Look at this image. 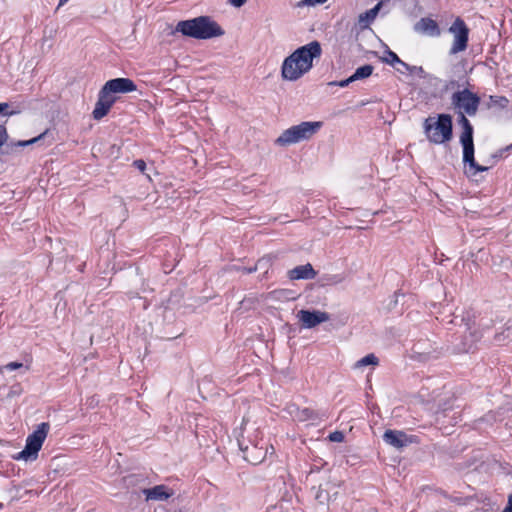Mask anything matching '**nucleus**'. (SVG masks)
I'll return each mask as SVG.
<instances>
[{"label":"nucleus","instance_id":"nucleus-19","mask_svg":"<svg viewBox=\"0 0 512 512\" xmlns=\"http://www.w3.org/2000/svg\"><path fill=\"white\" fill-rule=\"evenodd\" d=\"M374 67L371 64H366L363 66L358 67L355 72L352 74L355 81L366 79L370 77L373 73Z\"/></svg>","mask_w":512,"mask_h":512},{"label":"nucleus","instance_id":"nucleus-4","mask_svg":"<svg viewBox=\"0 0 512 512\" xmlns=\"http://www.w3.org/2000/svg\"><path fill=\"white\" fill-rule=\"evenodd\" d=\"M426 139L436 145L450 142L453 138V118L450 114L440 113L429 116L423 122Z\"/></svg>","mask_w":512,"mask_h":512},{"label":"nucleus","instance_id":"nucleus-20","mask_svg":"<svg viewBox=\"0 0 512 512\" xmlns=\"http://www.w3.org/2000/svg\"><path fill=\"white\" fill-rule=\"evenodd\" d=\"M379 362V359L374 354H368L364 357H362L360 360H358L355 364V367H364L368 365H377Z\"/></svg>","mask_w":512,"mask_h":512},{"label":"nucleus","instance_id":"nucleus-32","mask_svg":"<svg viewBox=\"0 0 512 512\" xmlns=\"http://www.w3.org/2000/svg\"><path fill=\"white\" fill-rule=\"evenodd\" d=\"M23 367V363L21 362H10L6 365H3V368H6L8 371L17 370Z\"/></svg>","mask_w":512,"mask_h":512},{"label":"nucleus","instance_id":"nucleus-12","mask_svg":"<svg viewBox=\"0 0 512 512\" xmlns=\"http://www.w3.org/2000/svg\"><path fill=\"white\" fill-rule=\"evenodd\" d=\"M240 449L243 452V458L253 465L262 463L267 456V449L257 445L246 446L245 448L240 445Z\"/></svg>","mask_w":512,"mask_h":512},{"label":"nucleus","instance_id":"nucleus-25","mask_svg":"<svg viewBox=\"0 0 512 512\" xmlns=\"http://www.w3.org/2000/svg\"><path fill=\"white\" fill-rule=\"evenodd\" d=\"M328 439L331 442H342L344 440V434L341 431H334L328 435Z\"/></svg>","mask_w":512,"mask_h":512},{"label":"nucleus","instance_id":"nucleus-36","mask_svg":"<svg viewBox=\"0 0 512 512\" xmlns=\"http://www.w3.org/2000/svg\"><path fill=\"white\" fill-rule=\"evenodd\" d=\"M502 512H512V492L508 495L507 505Z\"/></svg>","mask_w":512,"mask_h":512},{"label":"nucleus","instance_id":"nucleus-42","mask_svg":"<svg viewBox=\"0 0 512 512\" xmlns=\"http://www.w3.org/2000/svg\"><path fill=\"white\" fill-rule=\"evenodd\" d=\"M399 294H400V293L397 291V292H395V293H394V295H393V300H392L391 302L393 303V305H394V306H395V305H397V302H398V299H397V298H398V295H399Z\"/></svg>","mask_w":512,"mask_h":512},{"label":"nucleus","instance_id":"nucleus-15","mask_svg":"<svg viewBox=\"0 0 512 512\" xmlns=\"http://www.w3.org/2000/svg\"><path fill=\"white\" fill-rule=\"evenodd\" d=\"M384 0L377 3L373 8L365 11L364 13L359 15V23L363 24L364 27L368 26L370 23L374 21L376 18L381 5L383 4Z\"/></svg>","mask_w":512,"mask_h":512},{"label":"nucleus","instance_id":"nucleus-27","mask_svg":"<svg viewBox=\"0 0 512 512\" xmlns=\"http://www.w3.org/2000/svg\"><path fill=\"white\" fill-rule=\"evenodd\" d=\"M327 0H301L298 6H315L318 4H324Z\"/></svg>","mask_w":512,"mask_h":512},{"label":"nucleus","instance_id":"nucleus-31","mask_svg":"<svg viewBox=\"0 0 512 512\" xmlns=\"http://www.w3.org/2000/svg\"><path fill=\"white\" fill-rule=\"evenodd\" d=\"M132 165L142 173L146 169V162L143 159L134 160Z\"/></svg>","mask_w":512,"mask_h":512},{"label":"nucleus","instance_id":"nucleus-34","mask_svg":"<svg viewBox=\"0 0 512 512\" xmlns=\"http://www.w3.org/2000/svg\"><path fill=\"white\" fill-rule=\"evenodd\" d=\"M512 150V143L507 145L506 147H503L497 151V153L494 155L495 158L502 157L504 153Z\"/></svg>","mask_w":512,"mask_h":512},{"label":"nucleus","instance_id":"nucleus-23","mask_svg":"<svg viewBox=\"0 0 512 512\" xmlns=\"http://www.w3.org/2000/svg\"><path fill=\"white\" fill-rule=\"evenodd\" d=\"M471 341L469 344L466 342L463 343V346L459 349L461 352L468 353L473 350L475 342L478 340V338L473 334L470 333Z\"/></svg>","mask_w":512,"mask_h":512},{"label":"nucleus","instance_id":"nucleus-26","mask_svg":"<svg viewBox=\"0 0 512 512\" xmlns=\"http://www.w3.org/2000/svg\"><path fill=\"white\" fill-rule=\"evenodd\" d=\"M354 81H355V79L351 75L347 79L331 82L330 85H335V86H339V87H347L350 83H352Z\"/></svg>","mask_w":512,"mask_h":512},{"label":"nucleus","instance_id":"nucleus-41","mask_svg":"<svg viewBox=\"0 0 512 512\" xmlns=\"http://www.w3.org/2000/svg\"><path fill=\"white\" fill-rule=\"evenodd\" d=\"M399 65H401L403 67V69H405V71L409 72L411 65H409L406 62H404L403 60H402V63H399Z\"/></svg>","mask_w":512,"mask_h":512},{"label":"nucleus","instance_id":"nucleus-33","mask_svg":"<svg viewBox=\"0 0 512 512\" xmlns=\"http://www.w3.org/2000/svg\"><path fill=\"white\" fill-rule=\"evenodd\" d=\"M409 73L410 74H416L419 77H423L424 76V69H423L422 66H410Z\"/></svg>","mask_w":512,"mask_h":512},{"label":"nucleus","instance_id":"nucleus-1","mask_svg":"<svg viewBox=\"0 0 512 512\" xmlns=\"http://www.w3.org/2000/svg\"><path fill=\"white\" fill-rule=\"evenodd\" d=\"M480 101V97L468 88L458 90L451 96V105L457 114V122L462 128L459 142L463 148V163L469 167L465 172L469 177H474L477 173L485 172L489 169L487 166L479 165L475 160L474 128L466 117L467 115L475 116L477 114Z\"/></svg>","mask_w":512,"mask_h":512},{"label":"nucleus","instance_id":"nucleus-17","mask_svg":"<svg viewBox=\"0 0 512 512\" xmlns=\"http://www.w3.org/2000/svg\"><path fill=\"white\" fill-rule=\"evenodd\" d=\"M330 483H326V488H323L322 486H319L316 494H315V499L320 503V504H325V503H328L331 499L332 496H336L337 495V492H334L332 495L330 493V489H329V486Z\"/></svg>","mask_w":512,"mask_h":512},{"label":"nucleus","instance_id":"nucleus-7","mask_svg":"<svg viewBox=\"0 0 512 512\" xmlns=\"http://www.w3.org/2000/svg\"><path fill=\"white\" fill-rule=\"evenodd\" d=\"M448 31L453 35V42L449 50L450 55H455L466 50L469 41V28L465 21L457 17Z\"/></svg>","mask_w":512,"mask_h":512},{"label":"nucleus","instance_id":"nucleus-14","mask_svg":"<svg viewBox=\"0 0 512 512\" xmlns=\"http://www.w3.org/2000/svg\"><path fill=\"white\" fill-rule=\"evenodd\" d=\"M316 271L310 263L299 265L288 271V277L291 280H311L316 276Z\"/></svg>","mask_w":512,"mask_h":512},{"label":"nucleus","instance_id":"nucleus-21","mask_svg":"<svg viewBox=\"0 0 512 512\" xmlns=\"http://www.w3.org/2000/svg\"><path fill=\"white\" fill-rule=\"evenodd\" d=\"M385 54H386V57L383 58V61L389 65H395V64H399V63H402V60L399 58V56L393 52L392 50H390L388 47L385 51Z\"/></svg>","mask_w":512,"mask_h":512},{"label":"nucleus","instance_id":"nucleus-37","mask_svg":"<svg viewBox=\"0 0 512 512\" xmlns=\"http://www.w3.org/2000/svg\"><path fill=\"white\" fill-rule=\"evenodd\" d=\"M246 2L247 0H229V3L236 8L242 7Z\"/></svg>","mask_w":512,"mask_h":512},{"label":"nucleus","instance_id":"nucleus-29","mask_svg":"<svg viewBox=\"0 0 512 512\" xmlns=\"http://www.w3.org/2000/svg\"><path fill=\"white\" fill-rule=\"evenodd\" d=\"M47 134H48V130L44 131L43 133L39 134L38 136H36L32 139L27 140L28 145L30 146V145L40 142L41 140H44L46 138Z\"/></svg>","mask_w":512,"mask_h":512},{"label":"nucleus","instance_id":"nucleus-24","mask_svg":"<svg viewBox=\"0 0 512 512\" xmlns=\"http://www.w3.org/2000/svg\"><path fill=\"white\" fill-rule=\"evenodd\" d=\"M490 99L493 103L498 104L502 108L507 107L509 103V100L504 96H491Z\"/></svg>","mask_w":512,"mask_h":512},{"label":"nucleus","instance_id":"nucleus-11","mask_svg":"<svg viewBox=\"0 0 512 512\" xmlns=\"http://www.w3.org/2000/svg\"><path fill=\"white\" fill-rule=\"evenodd\" d=\"M142 493L147 501H165L174 494L172 489L163 484L143 489Z\"/></svg>","mask_w":512,"mask_h":512},{"label":"nucleus","instance_id":"nucleus-45","mask_svg":"<svg viewBox=\"0 0 512 512\" xmlns=\"http://www.w3.org/2000/svg\"><path fill=\"white\" fill-rule=\"evenodd\" d=\"M466 326H467V329H469V330L471 329L470 324L468 322L466 323Z\"/></svg>","mask_w":512,"mask_h":512},{"label":"nucleus","instance_id":"nucleus-18","mask_svg":"<svg viewBox=\"0 0 512 512\" xmlns=\"http://www.w3.org/2000/svg\"><path fill=\"white\" fill-rule=\"evenodd\" d=\"M101 102H108L113 106L115 102L117 101V97L110 91L108 87H106V84L102 86L98 93V99Z\"/></svg>","mask_w":512,"mask_h":512},{"label":"nucleus","instance_id":"nucleus-2","mask_svg":"<svg viewBox=\"0 0 512 512\" xmlns=\"http://www.w3.org/2000/svg\"><path fill=\"white\" fill-rule=\"evenodd\" d=\"M322 48L318 41H312L297 48L286 57L282 63V78L288 81H296L313 67V60L319 58Z\"/></svg>","mask_w":512,"mask_h":512},{"label":"nucleus","instance_id":"nucleus-46","mask_svg":"<svg viewBox=\"0 0 512 512\" xmlns=\"http://www.w3.org/2000/svg\"><path fill=\"white\" fill-rule=\"evenodd\" d=\"M341 280H342V279H341V278H339V279L335 280V283H337V282H341Z\"/></svg>","mask_w":512,"mask_h":512},{"label":"nucleus","instance_id":"nucleus-22","mask_svg":"<svg viewBox=\"0 0 512 512\" xmlns=\"http://www.w3.org/2000/svg\"><path fill=\"white\" fill-rule=\"evenodd\" d=\"M300 420H314L317 417V413L310 408H304L300 412Z\"/></svg>","mask_w":512,"mask_h":512},{"label":"nucleus","instance_id":"nucleus-43","mask_svg":"<svg viewBox=\"0 0 512 512\" xmlns=\"http://www.w3.org/2000/svg\"><path fill=\"white\" fill-rule=\"evenodd\" d=\"M69 0H59L57 9H59L61 6L65 5Z\"/></svg>","mask_w":512,"mask_h":512},{"label":"nucleus","instance_id":"nucleus-28","mask_svg":"<svg viewBox=\"0 0 512 512\" xmlns=\"http://www.w3.org/2000/svg\"><path fill=\"white\" fill-rule=\"evenodd\" d=\"M8 133L4 125L0 124V148L7 142Z\"/></svg>","mask_w":512,"mask_h":512},{"label":"nucleus","instance_id":"nucleus-39","mask_svg":"<svg viewBox=\"0 0 512 512\" xmlns=\"http://www.w3.org/2000/svg\"><path fill=\"white\" fill-rule=\"evenodd\" d=\"M322 466H319L317 464H313L310 468V473L319 472Z\"/></svg>","mask_w":512,"mask_h":512},{"label":"nucleus","instance_id":"nucleus-6","mask_svg":"<svg viewBox=\"0 0 512 512\" xmlns=\"http://www.w3.org/2000/svg\"><path fill=\"white\" fill-rule=\"evenodd\" d=\"M50 424L42 422L37 425L36 429L28 435L25 447L22 451L13 456L15 460H24L26 462L35 461L38 453L48 435Z\"/></svg>","mask_w":512,"mask_h":512},{"label":"nucleus","instance_id":"nucleus-8","mask_svg":"<svg viewBox=\"0 0 512 512\" xmlns=\"http://www.w3.org/2000/svg\"><path fill=\"white\" fill-rule=\"evenodd\" d=\"M301 325L305 329H311L317 325L330 320V315L327 312L320 310H300L297 314Z\"/></svg>","mask_w":512,"mask_h":512},{"label":"nucleus","instance_id":"nucleus-10","mask_svg":"<svg viewBox=\"0 0 512 512\" xmlns=\"http://www.w3.org/2000/svg\"><path fill=\"white\" fill-rule=\"evenodd\" d=\"M105 84L115 96L116 94L134 92L137 89L136 84L130 78L118 77L108 80Z\"/></svg>","mask_w":512,"mask_h":512},{"label":"nucleus","instance_id":"nucleus-38","mask_svg":"<svg viewBox=\"0 0 512 512\" xmlns=\"http://www.w3.org/2000/svg\"><path fill=\"white\" fill-rule=\"evenodd\" d=\"M456 86H458V82L455 80H450V81L446 82L444 88H445V90H449L450 88H454Z\"/></svg>","mask_w":512,"mask_h":512},{"label":"nucleus","instance_id":"nucleus-13","mask_svg":"<svg viewBox=\"0 0 512 512\" xmlns=\"http://www.w3.org/2000/svg\"><path fill=\"white\" fill-rule=\"evenodd\" d=\"M414 29L416 32H420L432 37H437L441 34L438 23L429 17L421 18L415 24Z\"/></svg>","mask_w":512,"mask_h":512},{"label":"nucleus","instance_id":"nucleus-47","mask_svg":"<svg viewBox=\"0 0 512 512\" xmlns=\"http://www.w3.org/2000/svg\"><path fill=\"white\" fill-rule=\"evenodd\" d=\"M414 2H416L417 0H413Z\"/></svg>","mask_w":512,"mask_h":512},{"label":"nucleus","instance_id":"nucleus-9","mask_svg":"<svg viewBox=\"0 0 512 512\" xmlns=\"http://www.w3.org/2000/svg\"><path fill=\"white\" fill-rule=\"evenodd\" d=\"M414 436L407 435L400 430H386L383 434V441L397 449L404 448L413 442Z\"/></svg>","mask_w":512,"mask_h":512},{"label":"nucleus","instance_id":"nucleus-40","mask_svg":"<svg viewBox=\"0 0 512 512\" xmlns=\"http://www.w3.org/2000/svg\"><path fill=\"white\" fill-rule=\"evenodd\" d=\"M256 270H257V266H256V265H255V266H253V267H249V268H245V269H244V271H245L246 273H248V274L254 273V272H256Z\"/></svg>","mask_w":512,"mask_h":512},{"label":"nucleus","instance_id":"nucleus-44","mask_svg":"<svg viewBox=\"0 0 512 512\" xmlns=\"http://www.w3.org/2000/svg\"><path fill=\"white\" fill-rule=\"evenodd\" d=\"M6 370V368H3V366H0V374H2Z\"/></svg>","mask_w":512,"mask_h":512},{"label":"nucleus","instance_id":"nucleus-35","mask_svg":"<svg viewBox=\"0 0 512 512\" xmlns=\"http://www.w3.org/2000/svg\"><path fill=\"white\" fill-rule=\"evenodd\" d=\"M9 146L11 148H13V147H27L29 145H28V141L27 140H19V141L15 142V143H11Z\"/></svg>","mask_w":512,"mask_h":512},{"label":"nucleus","instance_id":"nucleus-30","mask_svg":"<svg viewBox=\"0 0 512 512\" xmlns=\"http://www.w3.org/2000/svg\"><path fill=\"white\" fill-rule=\"evenodd\" d=\"M8 108H9L8 103H5V102L0 103V114L11 116V115L18 113L17 111H7Z\"/></svg>","mask_w":512,"mask_h":512},{"label":"nucleus","instance_id":"nucleus-5","mask_svg":"<svg viewBox=\"0 0 512 512\" xmlns=\"http://www.w3.org/2000/svg\"><path fill=\"white\" fill-rule=\"evenodd\" d=\"M320 121H303L284 130L275 140V144L287 147L310 140L322 127Z\"/></svg>","mask_w":512,"mask_h":512},{"label":"nucleus","instance_id":"nucleus-3","mask_svg":"<svg viewBox=\"0 0 512 512\" xmlns=\"http://www.w3.org/2000/svg\"><path fill=\"white\" fill-rule=\"evenodd\" d=\"M176 31L183 36L199 40L212 39L225 34L223 28L210 16H199L179 21Z\"/></svg>","mask_w":512,"mask_h":512},{"label":"nucleus","instance_id":"nucleus-16","mask_svg":"<svg viewBox=\"0 0 512 512\" xmlns=\"http://www.w3.org/2000/svg\"><path fill=\"white\" fill-rule=\"evenodd\" d=\"M112 107L113 106H111V104H109L108 102L103 103V102L97 100L94 110L92 111L93 119L101 120L103 117H105L109 113V111Z\"/></svg>","mask_w":512,"mask_h":512}]
</instances>
